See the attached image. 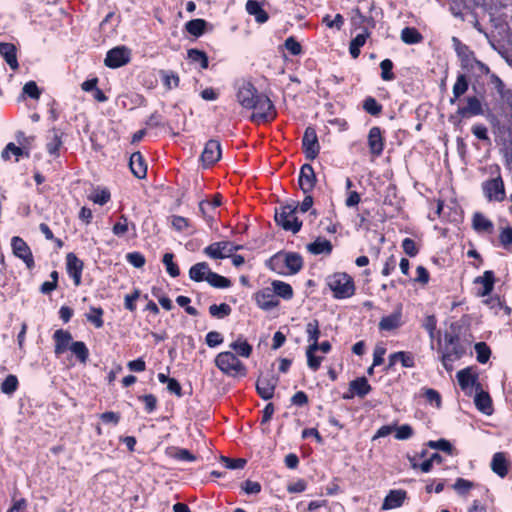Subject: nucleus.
<instances>
[{
  "label": "nucleus",
  "instance_id": "51",
  "mask_svg": "<svg viewBox=\"0 0 512 512\" xmlns=\"http://www.w3.org/2000/svg\"><path fill=\"white\" fill-rule=\"evenodd\" d=\"M379 66L381 69L380 77L383 81L389 82L393 81L396 78L393 72L394 63L392 62L391 59L386 58L382 60Z\"/></svg>",
  "mask_w": 512,
  "mask_h": 512
},
{
  "label": "nucleus",
  "instance_id": "35",
  "mask_svg": "<svg viewBox=\"0 0 512 512\" xmlns=\"http://www.w3.org/2000/svg\"><path fill=\"white\" fill-rule=\"evenodd\" d=\"M51 133H52V138L50 139V141L47 142L46 150L50 155H52L54 157H58L59 150L63 145V141H62L63 132H61L59 129L54 127L51 129Z\"/></svg>",
  "mask_w": 512,
  "mask_h": 512
},
{
  "label": "nucleus",
  "instance_id": "27",
  "mask_svg": "<svg viewBox=\"0 0 512 512\" xmlns=\"http://www.w3.org/2000/svg\"><path fill=\"white\" fill-rule=\"evenodd\" d=\"M495 281V274L492 270H486L482 276L477 277L475 283L482 285L478 290V296L484 297L490 295L494 289Z\"/></svg>",
  "mask_w": 512,
  "mask_h": 512
},
{
  "label": "nucleus",
  "instance_id": "54",
  "mask_svg": "<svg viewBox=\"0 0 512 512\" xmlns=\"http://www.w3.org/2000/svg\"><path fill=\"white\" fill-rule=\"evenodd\" d=\"M41 96V90L39 89L38 85L35 81H28L24 84L22 88V95L21 98L25 99L26 97H29L34 100H38Z\"/></svg>",
  "mask_w": 512,
  "mask_h": 512
},
{
  "label": "nucleus",
  "instance_id": "43",
  "mask_svg": "<svg viewBox=\"0 0 512 512\" xmlns=\"http://www.w3.org/2000/svg\"><path fill=\"white\" fill-rule=\"evenodd\" d=\"M401 40L408 45L420 43L423 40L422 34L415 27H405L401 31Z\"/></svg>",
  "mask_w": 512,
  "mask_h": 512
},
{
  "label": "nucleus",
  "instance_id": "8",
  "mask_svg": "<svg viewBox=\"0 0 512 512\" xmlns=\"http://www.w3.org/2000/svg\"><path fill=\"white\" fill-rule=\"evenodd\" d=\"M483 113L484 110L480 99L476 96H469L466 99V105L459 106L455 114L450 115L449 121L455 126H459L463 119L483 115Z\"/></svg>",
  "mask_w": 512,
  "mask_h": 512
},
{
  "label": "nucleus",
  "instance_id": "50",
  "mask_svg": "<svg viewBox=\"0 0 512 512\" xmlns=\"http://www.w3.org/2000/svg\"><path fill=\"white\" fill-rule=\"evenodd\" d=\"M426 445L432 449H437L442 452H445L450 456L456 455V449L448 440L444 438H441L439 440H430L427 442Z\"/></svg>",
  "mask_w": 512,
  "mask_h": 512
},
{
  "label": "nucleus",
  "instance_id": "18",
  "mask_svg": "<svg viewBox=\"0 0 512 512\" xmlns=\"http://www.w3.org/2000/svg\"><path fill=\"white\" fill-rule=\"evenodd\" d=\"M260 95L254 84L250 81H244L238 88L236 98L239 104L247 109L251 107L252 102Z\"/></svg>",
  "mask_w": 512,
  "mask_h": 512
},
{
  "label": "nucleus",
  "instance_id": "15",
  "mask_svg": "<svg viewBox=\"0 0 512 512\" xmlns=\"http://www.w3.org/2000/svg\"><path fill=\"white\" fill-rule=\"evenodd\" d=\"M332 346L329 341H323L321 343L316 342L314 344H309L306 349V357H307V365L312 371H317L322 363L323 357L317 356L316 351L320 350L323 353L327 354L331 351Z\"/></svg>",
  "mask_w": 512,
  "mask_h": 512
},
{
  "label": "nucleus",
  "instance_id": "13",
  "mask_svg": "<svg viewBox=\"0 0 512 512\" xmlns=\"http://www.w3.org/2000/svg\"><path fill=\"white\" fill-rule=\"evenodd\" d=\"M222 156L221 144L216 139H210L206 142L200 156V162L204 168L212 167Z\"/></svg>",
  "mask_w": 512,
  "mask_h": 512
},
{
  "label": "nucleus",
  "instance_id": "1",
  "mask_svg": "<svg viewBox=\"0 0 512 512\" xmlns=\"http://www.w3.org/2000/svg\"><path fill=\"white\" fill-rule=\"evenodd\" d=\"M461 325L457 322L450 324L449 329L441 337H438V352L441 354V362L447 371L452 370V363L461 359L466 354V346L460 337Z\"/></svg>",
  "mask_w": 512,
  "mask_h": 512
},
{
  "label": "nucleus",
  "instance_id": "58",
  "mask_svg": "<svg viewBox=\"0 0 512 512\" xmlns=\"http://www.w3.org/2000/svg\"><path fill=\"white\" fill-rule=\"evenodd\" d=\"M89 200L93 201L95 204L105 205L111 199V193L107 188L104 189H96L95 192L89 195Z\"/></svg>",
  "mask_w": 512,
  "mask_h": 512
},
{
  "label": "nucleus",
  "instance_id": "36",
  "mask_svg": "<svg viewBox=\"0 0 512 512\" xmlns=\"http://www.w3.org/2000/svg\"><path fill=\"white\" fill-rule=\"evenodd\" d=\"M210 267L207 262H198L190 267L189 277L195 282H202L206 280V276L210 272Z\"/></svg>",
  "mask_w": 512,
  "mask_h": 512
},
{
  "label": "nucleus",
  "instance_id": "32",
  "mask_svg": "<svg viewBox=\"0 0 512 512\" xmlns=\"http://www.w3.org/2000/svg\"><path fill=\"white\" fill-rule=\"evenodd\" d=\"M469 88V82L465 74H459L456 78V82L453 85L452 93L453 96L450 98L449 103L455 104L456 101L464 95Z\"/></svg>",
  "mask_w": 512,
  "mask_h": 512
},
{
  "label": "nucleus",
  "instance_id": "26",
  "mask_svg": "<svg viewBox=\"0 0 512 512\" xmlns=\"http://www.w3.org/2000/svg\"><path fill=\"white\" fill-rule=\"evenodd\" d=\"M474 403L476 408L485 415H491L494 412L492 398L488 392L482 390V387L476 390Z\"/></svg>",
  "mask_w": 512,
  "mask_h": 512
},
{
  "label": "nucleus",
  "instance_id": "44",
  "mask_svg": "<svg viewBox=\"0 0 512 512\" xmlns=\"http://www.w3.org/2000/svg\"><path fill=\"white\" fill-rule=\"evenodd\" d=\"M187 58L192 63H199L201 69H207L209 66V59L207 54L199 49L191 48L187 51Z\"/></svg>",
  "mask_w": 512,
  "mask_h": 512
},
{
  "label": "nucleus",
  "instance_id": "30",
  "mask_svg": "<svg viewBox=\"0 0 512 512\" xmlns=\"http://www.w3.org/2000/svg\"><path fill=\"white\" fill-rule=\"evenodd\" d=\"M370 37V32L365 27L363 29L362 33L357 34L349 44V53L353 59H356L359 57L361 52V47H363L367 41V39Z\"/></svg>",
  "mask_w": 512,
  "mask_h": 512
},
{
  "label": "nucleus",
  "instance_id": "37",
  "mask_svg": "<svg viewBox=\"0 0 512 512\" xmlns=\"http://www.w3.org/2000/svg\"><path fill=\"white\" fill-rule=\"evenodd\" d=\"M349 387L350 391H353L355 395L361 398L368 395L372 390L371 385L368 383V380L365 377H358L352 380L349 383Z\"/></svg>",
  "mask_w": 512,
  "mask_h": 512
},
{
  "label": "nucleus",
  "instance_id": "55",
  "mask_svg": "<svg viewBox=\"0 0 512 512\" xmlns=\"http://www.w3.org/2000/svg\"><path fill=\"white\" fill-rule=\"evenodd\" d=\"M174 254L173 253H165L162 258V262L166 267L167 273L173 277L176 278L180 275V268L179 266L174 262Z\"/></svg>",
  "mask_w": 512,
  "mask_h": 512
},
{
  "label": "nucleus",
  "instance_id": "33",
  "mask_svg": "<svg viewBox=\"0 0 512 512\" xmlns=\"http://www.w3.org/2000/svg\"><path fill=\"white\" fill-rule=\"evenodd\" d=\"M11 155L15 156V162L19 161L20 157H29L30 151L24 150L21 146H16L13 142L8 143L5 148L1 152V158L4 161H9L11 159Z\"/></svg>",
  "mask_w": 512,
  "mask_h": 512
},
{
  "label": "nucleus",
  "instance_id": "9",
  "mask_svg": "<svg viewBox=\"0 0 512 512\" xmlns=\"http://www.w3.org/2000/svg\"><path fill=\"white\" fill-rule=\"evenodd\" d=\"M497 170L498 175L496 177L485 180L481 185L484 197L489 202H502L506 199L504 180L500 174L499 167H497Z\"/></svg>",
  "mask_w": 512,
  "mask_h": 512
},
{
  "label": "nucleus",
  "instance_id": "20",
  "mask_svg": "<svg viewBox=\"0 0 512 512\" xmlns=\"http://www.w3.org/2000/svg\"><path fill=\"white\" fill-rule=\"evenodd\" d=\"M402 304H397L395 310L387 316H383L379 321L378 328L380 331H393L402 325Z\"/></svg>",
  "mask_w": 512,
  "mask_h": 512
},
{
  "label": "nucleus",
  "instance_id": "31",
  "mask_svg": "<svg viewBox=\"0 0 512 512\" xmlns=\"http://www.w3.org/2000/svg\"><path fill=\"white\" fill-rule=\"evenodd\" d=\"M307 250L313 255H330L333 250V245L329 240L318 237L314 242L307 245Z\"/></svg>",
  "mask_w": 512,
  "mask_h": 512
},
{
  "label": "nucleus",
  "instance_id": "5",
  "mask_svg": "<svg viewBox=\"0 0 512 512\" xmlns=\"http://www.w3.org/2000/svg\"><path fill=\"white\" fill-rule=\"evenodd\" d=\"M326 282L336 299L350 298L355 294L354 279L345 272L329 275Z\"/></svg>",
  "mask_w": 512,
  "mask_h": 512
},
{
  "label": "nucleus",
  "instance_id": "17",
  "mask_svg": "<svg viewBox=\"0 0 512 512\" xmlns=\"http://www.w3.org/2000/svg\"><path fill=\"white\" fill-rule=\"evenodd\" d=\"M83 269L84 262L75 253L69 252L66 255V272L76 287L82 284Z\"/></svg>",
  "mask_w": 512,
  "mask_h": 512
},
{
  "label": "nucleus",
  "instance_id": "22",
  "mask_svg": "<svg viewBox=\"0 0 512 512\" xmlns=\"http://www.w3.org/2000/svg\"><path fill=\"white\" fill-rule=\"evenodd\" d=\"M456 377L463 391L471 387H474L476 390L481 388V384L478 381V374L473 372L471 367H466L458 371Z\"/></svg>",
  "mask_w": 512,
  "mask_h": 512
},
{
  "label": "nucleus",
  "instance_id": "7",
  "mask_svg": "<svg viewBox=\"0 0 512 512\" xmlns=\"http://www.w3.org/2000/svg\"><path fill=\"white\" fill-rule=\"evenodd\" d=\"M247 109L253 110L250 120L257 124L272 122L277 117V111L273 102L264 93H260L255 101L252 102L251 107H247Z\"/></svg>",
  "mask_w": 512,
  "mask_h": 512
},
{
  "label": "nucleus",
  "instance_id": "39",
  "mask_svg": "<svg viewBox=\"0 0 512 512\" xmlns=\"http://www.w3.org/2000/svg\"><path fill=\"white\" fill-rule=\"evenodd\" d=\"M473 229L477 232L491 233L493 231V223L482 213H475L472 218Z\"/></svg>",
  "mask_w": 512,
  "mask_h": 512
},
{
  "label": "nucleus",
  "instance_id": "29",
  "mask_svg": "<svg viewBox=\"0 0 512 512\" xmlns=\"http://www.w3.org/2000/svg\"><path fill=\"white\" fill-rule=\"evenodd\" d=\"M246 11L248 14L255 17L257 23L263 24L269 19L268 13L257 0H248L246 2Z\"/></svg>",
  "mask_w": 512,
  "mask_h": 512
},
{
  "label": "nucleus",
  "instance_id": "57",
  "mask_svg": "<svg viewBox=\"0 0 512 512\" xmlns=\"http://www.w3.org/2000/svg\"><path fill=\"white\" fill-rule=\"evenodd\" d=\"M475 351L477 354V361L481 364L488 362L491 356V349L485 342H478L475 344Z\"/></svg>",
  "mask_w": 512,
  "mask_h": 512
},
{
  "label": "nucleus",
  "instance_id": "2",
  "mask_svg": "<svg viewBox=\"0 0 512 512\" xmlns=\"http://www.w3.org/2000/svg\"><path fill=\"white\" fill-rule=\"evenodd\" d=\"M54 341V354L59 357L70 351L76 360L81 364H86L89 360L90 352L83 341H73L70 331L64 329H57L53 335Z\"/></svg>",
  "mask_w": 512,
  "mask_h": 512
},
{
  "label": "nucleus",
  "instance_id": "61",
  "mask_svg": "<svg viewBox=\"0 0 512 512\" xmlns=\"http://www.w3.org/2000/svg\"><path fill=\"white\" fill-rule=\"evenodd\" d=\"M209 205H210V201H208V200L200 201V203H199V211H200L202 217L204 218V220L206 221V223L210 227H212L213 222L215 220L214 214H213L214 210H212Z\"/></svg>",
  "mask_w": 512,
  "mask_h": 512
},
{
  "label": "nucleus",
  "instance_id": "45",
  "mask_svg": "<svg viewBox=\"0 0 512 512\" xmlns=\"http://www.w3.org/2000/svg\"><path fill=\"white\" fill-rule=\"evenodd\" d=\"M363 110L371 116L378 117L383 111V106L372 96H367L362 102Z\"/></svg>",
  "mask_w": 512,
  "mask_h": 512
},
{
  "label": "nucleus",
  "instance_id": "59",
  "mask_svg": "<svg viewBox=\"0 0 512 512\" xmlns=\"http://www.w3.org/2000/svg\"><path fill=\"white\" fill-rule=\"evenodd\" d=\"M220 461L225 468L231 470L243 469L247 464V460L244 458H230L227 456H221Z\"/></svg>",
  "mask_w": 512,
  "mask_h": 512
},
{
  "label": "nucleus",
  "instance_id": "4",
  "mask_svg": "<svg viewBox=\"0 0 512 512\" xmlns=\"http://www.w3.org/2000/svg\"><path fill=\"white\" fill-rule=\"evenodd\" d=\"M215 366L225 375L233 378H243L247 375V367L230 352L224 351L216 355L214 359Z\"/></svg>",
  "mask_w": 512,
  "mask_h": 512
},
{
  "label": "nucleus",
  "instance_id": "19",
  "mask_svg": "<svg viewBox=\"0 0 512 512\" xmlns=\"http://www.w3.org/2000/svg\"><path fill=\"white\" fill-rule=\"evenodd\" d=\"M317 182L316 173L311 164L305 163L301 166L298 184L303 193H311Z\"/></svg>",
  "mask_w": 512,
  "mask_h": 512
},
{
  "label": "nucleus",
  "instance_id": "12",
  "mask_svg": "<svg viewBox=\"0 0 512 512\" xmlns=\"http://www.w3.org/2000/svg\"><path fill=\"white\" fill-rule=\"evenodd\" d=\"M130 60V50L125 46H117L107 52L104 64L109 68L115 69L128 64Z\"/></svg>",
  "mask_w": 512,
  "mask_h": 512
},
{
  "label": "nucleus",
  "instance_id": "46",
  "mask_svg": "<svg viewBox=\"0 0 512 512\" xmlns=\"http://www.w3.org/2000/svg\"><path fill=\"white\" fill-rule=\"evenodd\" d=\"M478 484L465 478H457L452 485V488L460 496H466L472 489L476 488Z\"/></svg>",
  "mask_w": 512,
  "mask_h": 512
},
{
  "label": "nucleus",
  "instance_id": "40",
  "mask_svg": "<svg viewBox=\"0 0 512 512\" xmlns=\"http://www.w3.org/2000/svg\"><path fill=\"white\" fill-rule=\"evenodd\" d=\"M207 21L201 18L192 19L185 24V30L194 37L202 36L206 31Z\"/></svg>",
  "mask_w": 512,
  "mask_h": 512
},
{
  "label": "nucleus",
  "instance_id": "34",
  "mask_svg": "<svg viewBox=\"0 0 512 512\" xmlns=\"http://www.w3.org/2000/svg\"><path fill=\"white\" fill-rule=\"evenodd\" d=\"M271 288L278 299L282 298L284 300H291L294 296L292 286L284 281L273 280L271 282Z\"/></svg>",
  "mask_w": 512,
  "mask_h": 512
},
{
  "label": "nucleus",
  "instance_id": "42",
  "mask_svg": "<svg viewBox=\"0 0 512 512\" xmlns=\"http://www.w3.org/2000/svg\"><path fill=\"white\" fill-rule=\"evenodd\" d=\"M209 285L218 289H226L231 287L232 282L227 277H224L216 272L210 270L208 275L206 276V280Z\"/></svg>",
  "mask_w": 512,
  "mask_h": 512
},
{
  "label": "nucleus",
  "instance_id": "38",
  "mask_svg": "<svg viewBox=\"0 0 512 512\" xmlns=\"http://www.w3.org/2000/svg\"><path fill=\"white\" fill-rule=\"evenodd\" d=\"M229 244L227 241L214 242L204 249V253L212 259H224L226 257L224 251Z\"/></svg>",
  "mask_w": 512,
  "mask_h": 512
},
{
  "label": "nucleus",
  "instance_id": "56",
  "mask_svg": "<svg viewBox=\"0 0 512 512\" xmlns=\"http://www.w3.org/2000/svg\"><path fill=\"white\" fill-rule=\"evenodd\" d=\"M410 466L414 470H420L423 473H428L433 468L432 461L427 457L424 461H418V456H408Z\"/></svg>",
  "mask_w": 512,
  "mask_h": 512
},
{
  "label": "nucleus",
  "instance_id": "62",
  "mask_svg": "<svg viewBox=\"0 0 512 512\" xmlns=\"http://www.w3.org/2000/svg\"><path fill=\"white\" fill-rule=\"evenodd\" d=\"M322 23L325 24L328 28L330 29H337V30H341L342 27L344 26V23H345V19L344 17L341 15V14H336L335 17L332 19L331 16L329 14H326L323 18H322Z\"/></svg>",
  "mask_w": 512,
  "mask_h": 512
},
{
  "label": "nucleus",
  "instance_id": "11",
  "mask_svg": "<svg viewBox=\"0 0 512 512\" xmlns=\"http://www.w3.org/2000/svg\"><path fill=\"white\" fill-rule=\"evenodd\" d=\"M302 151L305 158L309 161L316 159L320 152L316 130L313 127H307L302 137Z\"/></svg>",
  "mask_w": 512,
  "mask_h": 512
},
{
  "label": "nucleus",
  "instance_id": "23",
  "mask_svg": "<svg viewBox=\"0 0 512 512\" xmlns=\"http://www.w3.org/2000/svg\"><path fill=\"white\" fill-rule=\"evenodd\" d=\"M491 470L500 478H505L510 470L511 463L504 452H496L491 460Z\"/></svg>",
  "mask_w": 512,
  "mask_h": 512
},
{
  "label": "nucleus",
  "instance_id": "16",
  "mask_svg": "<svg viewBox=\"0 0 512 512\" xmlns=\"http://www.w3.org/2000/svg\"><path fill=\"white\" fill-rule=\"evenodd\" d=\"M253 299L263 311H270L280 305V300L276 297L271 287H265L253 294Z\"/></svg>",
  "mask_w": 512,
  "mask_h": 512
},
{
  "label": "nucleus",
  "instance_id": "24",
  "mask_svg": "<svg viewBox=\"0 0 512 512\" xmlns=\"http://www.w3.org/2000/svg\"><path fill=\"white\" fill-rule=\"evenodd\" d=\"M407 497V492L402 489L390 490L384 498L381 510H392L401 507Z\"/></svg>",
  "mask_w": 512,
  "mask_h": 512
},
{
  "label": "nucleus",
  "instance_id": "3",
  "mask_svg": "<svg viewBox=\"0 0 512 512\" xmlns=\"http://www.w3.org/2000/svg\"><path fill=\"white\" fill-rule=\"evenodd\" d=\"M304 266L301 254L297 252L279 251L266 261V267L279 275H295Z\"/></svg>",
  "mask_w": 512,
  "mask_h": 512
},
{
  "label": "nucleus",
  "instance_id": "10",
  "mask_svg": "<svg viewBox=\"0 0 512 512\" xmlns=\"http://www.w3.org/2000/svg\"><path fill=\"white\" fill-rule=\"evenodd\" d=\"M367 146L371 157L379 158L386 147L385 131L379 126L371 127L367 135Z\"/></svg>",
  "mask_w": 512,
  "mask_h": 512
},
{
  "label": "nucleus",
  "instance_id": "60",
  "mask_svg": "<svg viewBox=\"0 0 512 512\" xmlns=\"http://www.w3.org/2000/svg\"><path fill=\"white\" fill-rule=\"evenodd\" d=\"M422 326L428 332L431 340L435 338L436 332L438 334V337H440V331H437V318L435 315L426 316Z\"/></svg>",
  "mask_w": 512,
  "mask_h": 512
},
{
  "label": "nucleus",
  "instance_id": "28",
  "mask_svg": "<svg viewBox=\"0 0 512 512\" xmlns=\"http://www.w3.org/2000/svg\"><path fill=\"white\" fill-rule=\"evenodd\" d=\"M0 55L12 70L19 68L16 46L8 42H0Z\"/></svg>",
  "mask_w": 512,
  "mask_h": 512
},
{
  "label": "nucleus",
  "instance_id": "47",
  "mask_svg": "<svg viewBox=\"0 0 512 512\" xmlns=\"http://www.w3.org/2000/svg\"><path fill=\"white\" fill-rule=\"evenodd\" d=\"M160 75L162 83L167 90L179 87L180 78L176 72L171 70H161Z\"/></svg>",
  "mask_w": 512,
  "mask_h": 512
},
{
  "label": "nucleus",
  "instance_id": "53",
  "mask_svg": "<svg viewBox=\"0 0 512 512\" xmlns=\"http://www.w3.org/2000/svg\"><path fill=\"white\" fill-rule=\"evenodd\" d=\"M19 387V381L16 375L9 374L1 383V391L6 395H12Z\"/></svg>",
  "mask_w": 512,
  "mask_h": 512
},
{
  "label": "nucleus",
  "instance_id": "52",
  "mask_svg": "<svg viewBox=\"0 0 512 512\" xmlns=\"http://www.w3.org/2000/svg\"><path fill=\"white\" fill-rule=\"evenodd\" d=\"M232 312V308L227 303H221L219 305L212 304L209 306V314L217 319H223L229 316Z\"/></svg>",
  "mask_w": 512,
  "mask_h": 512
},
{
  "label": "nucleus",
  "instance_id": "6",
  "mask_svg": "<svg viewBox=\"0 0 512 512\" xmlns=\"http://www.w3.org/2000/svg\"><path fill=\"white\" fill-rule=\"evenodd\" d=\"M298 202L282 205L275 209V222L285 231L298 233L302 228V221L296 216Z\"/></svg>",
  "mask_w": 512,
  "mask_h": 512
},
{
  "label": "nucleus",
  "instance_id": "25",
  "mask_svg": "<svg viewBox=\"0 0 512 512\" xmlns=\"http://www.w3.org/2000/svg\"><path fill=\"white\" fill-rule=\"evenodd\" d=\"M129 167L132 174L138 179H144L147 176V164L141 152L137 151L131 154Z\"/></svg>",
  "mask_w": 512,
  "mask_h": 512
},
{
  "label": "nucleus",
  "instance_id": "49",
  "mask_svg": "<svg viewBox=\"0 0 512 512\" xmlns=\"http://www.w3.org/2000/svg\"><path fill=\"white\" fill-rule=\"evenodd\" d=\"M305 332L307 334V341L310 344H314L315 341L318 342L321 331H320V324L317 319H312L306 324Z\"/></svg>",
  "mask_w": 512,
  "mask_h": 512
},
{
  "label": "nucleus",
  "instance_id": "48",
  "mask_svg": "<svg viewBox=\"0 0 512 512\" xmlns=\"http://www.w3.org/2000/svg\"><path fill=\"white\" fill-rule=\"evenodd\" d=\"M230 348L236 351L237 355L244 358H249L253 351L252 346L247 342V340L242 338H238L236 341L232 342L230 344Z\"/></svg>",
  "mask_w": 512,
  "mask_h": 512
},
{
  "label": "nucleus",
  "instance_id": "41",
  "mask_svg": "<svg viewBox=\"0 0 512 512\" xmlns=\"http://www.w3.org/2000/svg\"><path fill=\"white\" fill-rule=\"evenodd\" d=\"M104 310L102 307L91 306L89 308V312L85 315L86 320L93 324V326L97 329H100L104 326L103 320Z\"/></svg>",
  "mask_w": 512,
  "mask_h": 512
},
{
  "label": "nucleus",
  "instance_id": "14",
  "mask_svg": "<svg viewBox=\"0 0 512 512\" xmlns=\"http://www.w3.org/2000/svg\"><path fill=\"white\" fill-rule=\"evenodd\" d=\"M11 247L13 254L25 263L27 269L31 270L35 267L32 251L29 245L21 237H12Z\"/></svg>",
  "mask_w": 512,
  "mask_h": 512
},
{
  "label": "nucleus",
  "instance_id": "63",
  "mask_svg": "<svg viewBox=\"0 0 512 512\" xmlns=\"http://www.w3.org/2000/svg\"><path fill=\"white\" fill-rule=\"evenodd\" d=\"M141 297V291L134 289L132 293L126 294L124 297V308L130 312H135L137 309L136 301Z\"/></svg>",
  "mask_w": 512,
  "mask_h": 512
},
{
  "label": "nucleus",
  "instance_id": "21",
  "mask_svg": "<svg viewBox=\"0 0 512 512\" xmlns=\"http://www.w3.org/2000/svg\"><path fill=\"white\" fill-rule=\"evenodd\" d=\"M277 380L269 375L259 376L256 381L257 394L263 400H270L274 396Z\"/></svg>",
  "mask_w": 512,
  "mask_h": 512
},
{
  "label": "nucleus",
  "instance_id": "64",
  "mask_svg": "<svg viewBox=\"0 0 512 512\" xmlns=\"http://www.w3.org/2000/svg\"><path fill=\"white\" fill-rule=\"evenodd\" d=\"M112 227V232L115 236L122 237L129 231V223L126 215L122 214Z\"/></svg>",
  "mask_w": 512,
  "mask_h": 512
}]
</instances>
